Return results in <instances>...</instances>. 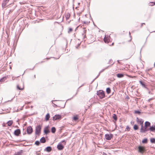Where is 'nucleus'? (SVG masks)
Wrapping results in <instances>:
<instances>
[{
    "label": "nucleus",
    "instance_id": "nucleus-1",
    "mask_svg": "<svg viewBox=\"0 0 155 155\" xmlns=\"http://www.w3.org/2000/svg\"><path fill=\"white\" fill-rule=\"evenodd\" d=\"M151 124L150 122L148 121H146L144 123V125H143L142 126V129L141 130V127L140 129V132L142 133H145L148 131V129L150 126Z\"/></svg>",
    "mask_w": 155,
    "mask_h": 155
},
{
    "label": "nucleus",
    "instance_id": "nucleus-2",
    "mask_svg": "<svg viewBox=\"0 0 155 155\" xmlns=\"http://www.w3.org/2000/svg\"><path fill=\"white\" fill-rule=\"evenodd\" d=\"M137 152L142 154H143L146 151L145 147L141 145L139 146L137 148Z\"/></svg>",
    "mask_w": 155,
    "mask_h": 155
},
{
    "label": "nucleus",
    "instance_id": "nucleus-3",
    "mask_svg": "<svg viewBox=\"0 0 155 155\" xmlns=\"http://www.w3.org/2000/svg\"><path fill=\"white\" fill-rule=\"evenodd\" d=\"M97 95L100 99H102L105 97L104 91L102 90H99L97 91Z\"/></svg>",
    "mask_w": 155,
    "mask_h": 155
},
{
    "label": "nucleus",
    "instance_id": "nucleus-4",
    "mask_svg": "<svg viewBox=\"0 0 155 155\" xmlns=\"http://www.w3.org/2000/svg\"><path fill=\"white\" fill-rule=\"evenodd\" d=\"M41 125L39 124L35 127V134L36 135L39 136L41 133Z\"/></svg>",
    "mask_w": 155,
    "mask_h": 155
},
{
    "label": "nucleus",
    "instance_id": "nucleus-5",
    "mask_svg": "<svg viewBox=\"0 0 155 155\" xmlns=\"http://www.w3.org/2000/svg\"><path fill=\"white\" fill-rule=\"evenodd\" d=\"M136 121L138 124H139L141 125V130H142L144 122L143 120L141 118H139L138 117H137L136 118Z\"/></svg>",
    "mask_w": 155,
    "mask_h": 155
},
{
    "label": "nucleus",
    "instance_id": "nucleus-6",
    "mask_svg": "<svg viewBox=\"0 0 155 155\" xmlns=\"http://www.w3.org/2000/svg\"><path fill=\"white\" fill-rule=\"evenodd\" d=\"M26 132L28 134L30 135L32 134L33 132V129L31 126H30L27 127Z\"/></svg>",
    "mask_w": 155,
    "mask_h": 155
},
{
    "label": "nucleus",
    "instance_id": "nucleus-7",
    "mask_svg": "<svg viewBox=\"0 0 155 155\" xmlns=\"http://www.w3.org/2000/svg\"><path fill=\"white\" fill-rule=\"evenodd\" d=\"M105 139L107 140H110L113 137V135L112 134H106L105 135Z\"/></svg>",
    "mask_w": 155,
    "mask_h": 155
},
{
    "label": "nucleus",
    "instance_id": "nucleus-8",
    "mask_svg": "<svg viewBox=\"0 0 155 155\" xmlns=\"http://www.w3.org/2000/svg\"><path fill=\"white\" fill-rule=\"evenodd\" d=\"M61 118V115L59 114H56L53 117L52 120H60Z\"/></svg>",
    "mask_w": 155,
    "mask_h": 155
},
{
    "label": "nucleus",
    "instance_id": "nucleus-9",
    "mask_svg": "<svg viewBox=\"0 0 155 155\" xmlns=\"http://www.w3.org/2000/svg\"><path fill=\"white\" fill-rule=\"evenodd\" d=\"M21 133V130L19 129H18L15 130L14 132V135L16 136H18Z\"/></svg>",
    "mask_w": 155,
    "mask_h": 155
},
{
    "label": "nucleus",
    "instance_id": "nucleus-10",
    "mask_svg": "<svg viewBox=\"0 0 155 155\" xmlns=\"http://www.w3.org/2000/svg\"><path fill=\"white\" fill-rule=\"evenodd\" d=\"M64 146L61 144V142H60L58 143L57 147L58 150H61L64 149Z\"/></svg>",
    "mask_w": 155,
    "mask_h": 155
},
{
    "label": "nucleus",
    "instance_id": "nucleus-11",
    "mask_svg": "<svg viewBox=\"0 0 155 155\" xmlns=\"http://www.w3.org/2000/svg\"><path fill=\"white\" fill-rule=\"evenodd\" d=\"M49 127V126H46L45 127V128L44 129V133L45 134L47 135L50 132V130L48 129V128Z\"/></svg>",
    "mask_w": 155,
    "mask_h": 155
},
{
    "label": "nucleus",
    "instance_id": "nucleus-12",
    "mask_svg": "<svg viewBox=\"0 0 155 155\" xmlns=\"http://www.w3.org/2000/svg\"><path fill=\"white\" fill-rule=\"evenodd\" d=\"M9 0H3V2L2 3V7L3 8L5 7V6L7 3L8 2Z\"/></svg>",
    "mask_w": 155,
    "mask_h": 155
},
{
    "label": "nucleus",
    "instance_id": "nucleus-13",
    "mask_svg": "<svg viewBox=\"0 0 155 155\" xmlns=\"http://www.w3.org/2000/svg\"><path fill=\"white\" fill-rule=\"evenodd\" d=\"M139 83L143 87L145 88L147 90H149L148 88L146 87V86L145 84V82L142 81H139Z\"/></svg>",
    "mask_w": 155,
    "mask_h": 155
},
{
    "label": "nucleus",
    "instance_id": "nucleus-14",
    "mask_svg": "<svg viewBox=\"0 0 155 155\" xmlns=\"http://www.w3.org/2000/svg\"><path fill=\"white\" fill-rule=\"evenodd\" d=\"M52 150V148L51 146H48L45 149L44 151L48 152H51Z\"/></svg>",
    "mask_w": 155,
    "mask_h": 155
},
{
    "label": "nucleus",
    "instance_id": "nucleus-15",
    "mask_svg": "<svg viewBox=\"0 0 155 155\" xmlns=\"http://www.w3.org/2000/svg\"><path fill=\"white\" fill-rule=\"evenodd\" d=\"M148 129V130H150L151 132H154L155 131V127L154 126H151L149 127Z\"/></svg>",
    "mask_w": 155,
    "mask_h": 155
},
{
    "label": "nucleus",
    "instance_id": "nucleus-16",
    "mask_svg": "<svg viewBox=\"0 0 155 155\" xmlns=\"http://www.w3.org/2000/svg\"><path fill=\"white\" fill-rule=\"evenodd\" d=\"M109 37H110V36H109V37H106V36H105L104 39V41L105 43H108L110 41V40L109 39Z\"/></svg>",
    "mask_w": 155,
    "mask_h": 155
},
{
    "label": "nucleus",
    "instance_id": "nucleus-17",
    "mask_svg": "<svg viewBox=\"0 0 155 155\" xmlns=\"http://www.w3.org/2000/svg\"><path fill=\"white\" fill-rule=\"evenodd\" d=\"M114 64V63H113L112 64H111V65H110L107 67L106 68H105L102 69L101 70L99 73H100V74L103 72L105 69H107L109 67H111V66Z\"/></svg>",
    "mask_w": 155,
    "mask_h": 155
},
{
    "label": "nucleus",
    "instance_id": "nucleus-18",
    "mask_svg": "<svg viewBox=\"0 0 155 155\" xmlns=\"http://www.w3.org/2000/svg\"><path fill=\"white\" fill-rule=\"evenodd\" d=\"M50 117V115L49 113H47L45 117V120L46 121H48L49 120Z\"/></svg>",
    "mask_w": 155,
    "mask_h": 155
},
{
    "label": "nucleus",
    "instance_id": "nucleus-19",
    "mask_svg": "<svg viewBox=\"0 0 155 155\" xmlns=\"http://www.w3.org/2000/svg\"><path fill=\"white\" fill-rule=\"evenodd\" d=\"M116 76L118 78H120L124 77V75L123 74L118 73L116 74Z\"/></svg>",
    "mask_w": 155,
    "mask_h": 155
},
{
    "label": "nucleus",
    "instance_id": "nucleus-20",
    "mask_svg": "<svg viewBox=\"0 0 155 155\" xmlns=\"http://www.w3.org/2000/svg\"><path fill=\"white\" fill-rule=\"evenodd\" d=\"M46 141L45 137H42L40 140V142L42 143H45Z\"/></svg>",
    "mask_w": 155,
    "mask_h": 155
},
{
    "label": "nucleus",
    "instance_id": "nucleus-21",
    "mask_svg": "<svg viewBox=\"0 0 155 155\" xmlns=\"http://www.w3.org/2000/svg\"><path fill=\"white\" fill-rule=\"evenodd\" d=\"M51 132L53 134H54L55 133L56 131V129L55 127H52L51 129Z\"/></svg>",
    "mask_w": 155,
    "mask_h": 155
},
{
    "label": "nucleus",
    "instance_id": "nucleus-22",
    "mask_svg": "<svg viewBox=\"0 0 155 155\" xmlns=\"http://www.w3.org/2000/svg\"><path fill=\"white\" fill-rule=\"evenodd\" d=\"M148 142V139L147 138H145L142 140V143H147Z\"/></svg>",
    "mask_w": 155,
    "mask_h": 155
},
{
    "label": "nucleus",
    "instance_id": "nucleus-23",
    "mask_svg": "<svg viewBox=\"0 0 155 155\" xmlns=\"http://www.w3.org/2000/svg\"><path fill=\"white\" fill-rule=\"evenodd\" d=\"M85 28H83V29H84L83 33L82 34V35L83 36V39H84L86 37L85 35H84V34H85L87 31V30H85Z\"/></svg>",
    "mask_w": 155,
    "mask_h": 155
},
{
    "label": "nucleus",
    "instance_id": "nucleus-24",
    "mask_svg": "<svg viewBox=\"0 0 155 155\" xmlns=\"http://www.w3.org/2000/svg\"><path fill=\"white\" fill-rule=\"evenodd\" d=\"M23 153V150H21L17 152L14 155H22V153Z\"/></svg>",
    "mask_w": 155,
    "mask_h": 155
},
{
    "label": "nucleus",
    "instance_id": "nucleus-25",
    "mask_svg": "<svg viewBox=\"0 0 155 155\" xmlns=\"http://www.w3.org/2000/svg\"><path fill=\"white\" fill-rule=\"evenodd\" d=\"M13 121L12 120H9L7 122V125L8 126H11L12 124H13Z\"/></svg>",
    "mask_w": 155,
    "mask_h": 155
},
{
    "label": "nucleus",
    "instance_id": "nucleus-26",
    "mask_svg": "<svg viewBox=\"0 0 155 155\" xmlns=\"http://www.w3.org/2000/svg\"><path fill=\"white\" fill-rule=\"evenodd\" d=\"M73 120L74 121H76L78 119V117L77 115L74 116L72 118Z\"/></svg>",
    "mask_w": 155,
    "mask_h": 155
},
{
    "label": "nucleus",
    "instance_id": "nucleus-27",
    "mask_svg": "<svg viewBox=\"0 0 155 155\" xmlns=\"http://www.w3.org/2000/svg\"><path fill=\"white\" fill-rule=\"evenodd\" d=\"M70 16V14L69 13H67L65 15V18L67 20L69 19Z\"/></svg>",
    "mask_w": 155,
    "mask_h": 155
},
{
    "label": "nucleus",
    "instance_id": "nucleus-28",
    "mask_svg": "<svg viewBox=\"0 0 155 155\" xmlns=\"http://www.w3.org/2000/svg\"><path fill=\"white\" fill-rule=\"evenodd\" d=\"M106 92L107 94H109L111 92L110 88L109 87H107L106 89Z\"/></svg>",
    "mask_w": 155,
    "mask_h": 155
},
{
    "label": "nucleus",
    "instance_id": "nucleus-29",
    "mask_svg": "<svg viewBox=\"0 0 155 155\" xmlns=\"http://www.w3.org/2000/svg\"><path fill=\"white\" fill-rule=\"evenodd\" d=\"M150 142L151 143H155V138H151L150 140Z\"/></svg>",
    "mask_w": 155,
    "mask_h": 155
},
{
    "label": "nucleus",
    "instance_id": "nucleus-30",
    "mask_svg": "<svg viewBox=\"0 0 155 155\" xmlns=\"http://www.w3.org/2000/svg\"><path fill=\"white\" fill-rule=\"evenodd\" d=\"M139 128V127L138 125L136 124L134 125L133 127V129L134 130H137Z\"/></svg>",
    "mask_w": 155,
    "mask_h": 155
},
{
    "label": "nucleus",
    "instance_id": "nucleus-31",
    "mask_svg": "<svg viewBox=\"0 0 155 155\" xmlns=\"http://www.w3.org/2000/svg\"><path fill=\"white\" fill-rule=\"evenodd\" d=\"M113 118L114 120L115 121H116L117 120V115L115 114H113Z\"/></svg>",
    "mask_w": 155,
    "mask_h": 155
},
{
    "label": "nucleus",
    "instance_id": "nucleus-32",
    "mask_svg": "<svg viewBox=\"0 0 155 155\" xmlns=\"http://www.w3.org/2000/svg\"><path fill=\"white\" fill-rule=\"evenodd\" d=\"M6 78L7 77L6 76L3 77L2 78H1V79H0V82H2L4 81Z\"/></svg>",
    "mask_w": 155,
    "mask_h": 155
},
{
    "label": "nucleus",
    "instance_id": "nucleus-33",
    "mask_svg": "<svg viewBox=\"0 0 155 155\" xmlns=\"http://www.w3.org/2000/svg\"><path fill=\"white\" fill-rule=\"evenodd\" d=\"M134 113L135 114H137L138 115H140L141 113L140 111L139 110H134Z\"/></svg>",
    "mask_w": 155,
    "mask_h": 155
},
{
    "label": "nucleus",
    "instance_id": "nucleus-34",
    "mask_svg": "<svg viewBox=\"0 0 155 155\" xmlns=\"http://www.w3.org/2000/svg\"><path fill=\"white\" fill-rule=\"evenodd\" d=\"M150 6H154L155 5V2H150L148 4Z\"/></svg>",
    "mask_w": 155,
    "mask_h": 155
},
{
    "label": "nucleus",
    "instance_id": "nucleus-35",
    "mask_svg": "<svg viewBox=\"0 0 155 155\" xmlns=\"http://www.w3.org/2000/svg\"><path fill=\"white\" fill-rule=\"evenodd\" d=\"M57 101V100H52L51 101L52 103L53 104V106L55 107H58V106L57 105L53 103V101Z\"/></svg>",
    "mask_w": 155,
    "mask_h": 155
},
{
    "label": "nucleus",
    "instance_id": "nucleus-36",
    "mask_svg": "<svg viewBox=\"0 0 155 155\" xmlns=\"http://www.w3.org/2000/svg\"><path fill=\"white\" fill-rule=\"evenodd\" d=\"M35 144L37 146H39L40 144V142L38 140H36L35 143Z\"/></svg>",
    "mask_w": 155,
    "mask_h": 155
},
{
    "label": "nucleus",
    "instance_id": "nucleus-37",
    "mask_svg": "<svg viewBox=\"0 0 155 155\" xmlns=\"http://www.w3.org/2000/svg\"><path fill=\"white\" fill-rule=\"evenodd\" d=\"M17 88L19 90H22L23 89V88H21L18 85H17Z\"/></svg>",
    "mask_w": 155,
    "mask_h": 155
},
{
    "label": "nucleus",
    "instance_id": "nucleus-38",
    "mask_svg": "<svg viewBox=\"0 0 155 155\" xmlns=\"http://www.w3.org/2000/svg\"><path fill=\"white\" fill-rule=\"evenodd\" d=\"M100 73H99L98 75H97V76L92 81L91 83H92L95 81V80H96L97 78H98V77L100 76Z\"/></svg>",
    "mask_w": 155,
    "mask_h": 155
},
{
    "label": "nucleus",
    "instance_id": "nucleus-39",
    "mask_svg": "<svg viewBox=\"0 0 155 155\" xmlns=\"http://www.w3.org/2000/svg\"><path fill=\"white\" fill-rule=\"evenodd\" d=\"M126 129L128 131H130V128L128 126H127Z\"/></svg>",
    "mask_w": 155,
    "mask_h": 155
},
{
    "label": "nucleus",
    "instance_id": "nucleus-40",
    "mask_svg": "<svg viewBox=\"0 0 155 155\" xmlns=\"http://www.w3.org/2000/svg\"><path fill=\"white\" fill-rule=\"evenodd\" d=\"M78 91H77V92H76V94H75V95H74V96H73V97L72 98H70V99H68L67 100V101L68 100H71V99L72 98L74 97V96H76V95L77 94V93H78Z\"/></svg>",
    "mask_w": 155,
    "mask_h": 155
},
{
    "label": "nucleus",
    "instance_id": "nucleus-41",
    "mask_svg": "<svg viewBox=\"0 0 155 155\" xmlns=\"http://www.w3.org/2000/svg\"><path fill=\"white\" fill-rule=\"evenodd\" d=\"M73 29L71 28H69L68 31V32H71L72 31Z\"/></svg>",
    "mask_w": 155,
    "mask_h": 155
},
{
    "label": "nucleus",
    "instance_id": "nucleus-42",
    "mask_svg": "<svg viewBox=\"0 0 155 155\" xmlns=\"http://www.w3.org/2000/svg\"><path fill=\"white\" fill-rule=\"evenodd\" d=\"M24 129H23V135H25V134H26V132L25 131H24Z\"/></svg>",
    "mask_w": 155,
    "mask_h": 155
},
{
    "label": "nucleus",
    "instance_id": "nucleus-43",
    "mask_svg": "<svg viewBox=\"0 0 155 155\" xmlns=\"http://www.w3.org/2000/svg\"><path fill=\"white\" fill-rule=\"evenodd\" d=\"M90 23V22L89 21L88 22H86V21H84L83 22L84 24H88Z\"/></svg>",
    "mask_w": 155,
    "mask_h": 155
},
{
    "label": "nucleus",
    "instance_id": "nucleus-44",
    "mask_svg": "<svg viewBox=\"0 0 155 155\" xmlns=\"http://www.w3.org/2000/svg\"><path fill=\"white\" fill-rule=\"evenodd\" d=\"M66 141L65 140H62V141H61V143L62 142H64V143H64V144H65V143H66Z\"/></svg>",
    "mask_w": 155,
    "mask_h": 155
},
{
    "label": "nucleus",
    "instance_id": "nucleus-45",
    "mask_svg": "<svg viewBox=\"0 0 155 155\" xmlns=\"http://www.w3.org/2000/svg\"><path fill=\"white\" fill-rule=\"evenodd\" d=\"M143 25H145V23H142L141 24V25L140 26V27L141 28L142 27V26H143Z\"/></svg>",
    "mask_w": 155,
    "mask_h": 155
},
{
    "label": "nucleus",
    "instance_id": "nucleus-46",
    "mask_svg": "<svg viewBox=\"0 0 155 155\" xmlns=\"http://www.w3.org/2000/svg\"><path fill=\"white\" fill-rule=\"evenodd\" d=\"M112 61V60H111V59H110V60H109V61H108V64H110V63L111 61Z\"/></svg>",
    "mask_w": 155,
    "mask_h": 155
},
{
    "label": "nucleus",
    "instance_id": "nucleus-47",
    "mask_svg": "<svg viewBox=\"0 0 155 155\" xmlns=\"http://www.w3.org/2000/svg\"><path fill=\"white\" fill-rule=\"evenodd\" d=\"M80 45V44H78V45L77 47H76V48H78V47Z\"/></svg>",
    "mask_w": 155,
    "mask_h": 155
},
{
    "label": "nucleus",
    "instance_id": "nucleus-48",
    "mask_svg": "<svg viewBox=\"0 0 155 155\" xmlns=\"http://www.w3.org/2000/svg\"><path fill=\"white\" fill-rule=\"evenodd\" d=\"M65 104H66V103H65L64 104V106H63V107H61V108H64L65 107Z\"/></svg>",
    "mask_w": 155,
    "mask_h": 155
},
{
    "label": "nucleus",
    "instance_id": "nucleus-49",
    "mask_svg": "<svg viewBox=\"0 0 155 155\" xmlns=\"http://www.w3.org/2000/svg\"><path fill=\"white\" fill-rule=\"evenodd\" d=\"M22 141H25V140H18V142H21Z\"/></svg>",
    "mask_w": 155,
    "mask_h": 155
},
{
    "label": "nucleus",
    "instance_id": "nucleus-50",
    "mask_svg": "<svg viewBox=\"0 0 155 155\" xmlns=\"http://www.w3.org/2000/svg\"><path fill=\"white\" fill-rule=\"evenodd\" d=\"M84 85V84H82V85L81 86H80V87H79V88L81 87H82V86H83Z\"/></svg>",
    "mask_w": 155,
    "mask_h": 155
},
{
    "label": "nucleus",
    "instance_id": "nucleus-51",
    "mask_svg": "<svg viewBox=\"0 0 155 155\" xmlns=\"http://www.w3.org/2000/svg\"><path fill=\"white\" fill-rule=\"evenodd\" d=\"M134 123V122H133V121H131L130 122V124H133Z\"/></svg>",
    "mask_w": 155,
    "mask_h": 155
},
{
    "label": "nucleus",
    "instance_id": "nucleus-52",
    "mask_svg": "<svg viewBox=\"0 0 155 155\" xmlns=\"http://www.w3.org/2000/svg\"><path fill=\"white\" fill-rule=\"evenodd\" d=\"M120 127L121 128H123V127L122 126V125H120Z\"/></svg>",
    "mask_w": 155,
    "mask_h": 155
},
{
    "label": "nucleus",
    "instance_id": "nucleus-53",
    "mask_svg": "<svg viewBox=\"0 0 155 155\" xmlns=\"http://www.w3.org/2000/svg\"><path fill=\"white\" fill-rule=\"evenodd\" d=\"M117 62H118L119 64H120V60H118L117 61Z\"/></svg>",
    "mask_w": 155,
    "mask_h": 155
},
{
    "label": "nucleus",
    "instance_id": "nucleus-54",
    "mask_svg": "<svg viewBox=\"0 0 155 155\" xmlns=\"http://www.w3.org/2000/svg\"><path fill=\"white\" fill-rule=\"evenodd\" d=\"M152 100V98H150L148 100V101H150V100Z\"/></svg>",
    "mask_w": 155,
    "mask_h": 155
},
{
    "label": "nucleus",
    "instance_id": "nucleus-55",
    "mask_svg": "<svg viewBox=\"0 0 155 155\" xmlns=\"http://www.w3.org/2000/svg\"><path fill=\"white\" fill-rule=\"evenodd\" d=\"M36 154H37V155H39L40 154V153H37H37H36Z\"/></svg>",
    "mask_w": 155,
    "mask_h": 155
},
{
    "label": "nucleus",
    "instance_id": "nucleus-56",
    "mask_svg": "<svg viewBox=\"0 0 155 155\" xmlns=\"http://www.w3.org/2000/svg\"><path fill=\"white\" fill-rule=\"evenodd\" d=\"M60 56H59L58 57V58H54V57H53V58L54 59H58L59 58H60Z\"/></svg>",
    "mask_w": 155,
    "mask_h": 155
},
{
    "label": "nucleus",
    "instance_id": "nucleus-57",
    "mask_svg": "<svg viewBox=\"0 0 155 155\" xmlns=\"http://www.w3.org/2000/svg\"><path fill=\"white\" fill-rule=\"evenodd\" d=\"M34 68H35V67H34L33 68H32V69H29V70H33V69H34Z\"/></svg>",
    "mask_w": 155,
    "mask_h": 155
},
{
    "label": "nucleus",
    "instance_id": "nucleus-58",
    "mask_svg": "<svg viewBox=\"0 0 155 155\" xmlns=\"http://www.w3.org/2000/svg\"><path fill=\"white\" fill-rule=\"evenodd\" d=\"M90 17L91 18L92 20L93 21V20H92V18L91 17V15L90 14Z\"/></svg>",
    "mask_w": 155,
    "mask_h": 155
},
{
    "label": "nucleus",
    "instance_id": "nucleus-59",
    "mask_svg": "<svg viewBox=\"0 0 155 155\" xmlns=\"http://www.w3.org/2000/svg\"><path fill=\"white\" fill-rule=\"evenodd\" d=\"M93 24H94V26L95 27H97V26L96 25H95L94 22H93Z\"/></svg>",
    "mask_w": 155,
    "mask_h": 155
},
{
    "label": "nucleus",
    "instance_id": "nucleus-60",
    "mask_svg": "<svg viewBox=\"0 0 155 155\" xmlns=\"http://www.w3.org/2000/svg\"><path fill=\"white\" fill-rule=\"evenodd\" d=\"M147 106H145L144 107V108H147Z\"/></svg>",
    "mask_w": 155,
    "mask_h": 155
},
{
    "label": "nucleus",
    "instance_id": "nucleus-61",
    "mask_svg": "<svg viewBox=\"0 0 155 155\" xmlns=\"http://www.w3.org/2000/svg\"><path fill=\"white\" fill-rule=\"evenodd\" d=\"M12 10H10L9 11V13H10V12H12Z\"/></svg>",
    "mask_w": 155,
    "mask_h": 155
},
{
    "label": "nucleus",
    "instance_id": "nucleus-62",
    "mask_svg": "<svg viewBox=\"0 0 155 155\" xmlns=\"http://www.w3.org/2000/svg\"><path fill=\"white\" fill-rule=\"evenodd\" d=\"M142 49V48H141V49L140 50V54H141V51Z\"/></svg>",
    "mask_w": 155,
    "mask_h": 155
},
{
    "label": "nucleus",
    "instance_id": "nucleus-63",
    "mask_svg": "<svg viewBox=\"0 0 155 155\" xmlns=\"http://www.w3.org/2000/svg\"><path fill=\"white\" fill-rule=\"evenodd\" d=\"M154 67L155 68V62L154 63Z\"/></svg>",
    "mask_w": 155,
    "mask_h": 155
},
{
    "label": "nucleus",
    "instance_id": "nucleus-64",
    "mask_svg": "<svg viewBox=\"0 0 155 155\" xmlns=\"http://www.w3.org/2000/svg\"><path fill=\"white\" fill-rule=\"evenodd\" d=\"M127 98L128 99V98H129V97L128 96H127Z\"/></svg>",
    "mask_w": 155,
    "mask_h": 155
}]
</instances>
